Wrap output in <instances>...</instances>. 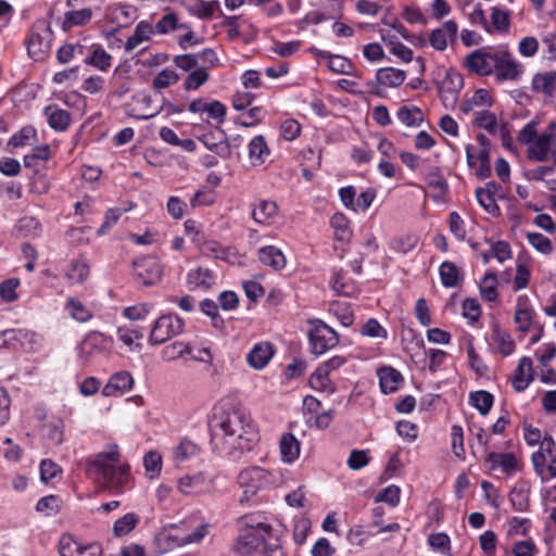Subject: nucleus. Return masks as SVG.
Here are the masks:
<instances>
[{
    "label": "nucleus",
    "instance_id": "obj_36",
    "mask_svg": "<svg viewBox=\"0 0 556 556\" xmlns=\"http://www.w3.org/2000/svg\"><path fill=\"white\" fill-rule=\"evenodd\" d=\"M396 116L408 127H417L424 122V113L418 106L403 105L399 109Z\"/></svg>",
    "mask_w": 556,
    "mask_h": 556
},
{
    "label": "nucleus",
    "instance_id": "obj_17",
    "mask_svg": "<svg viewBox=\"0 0 556 556\" xmlns=\"http://www.w3.org/2000/svg\"><path fill=\"white\" fill-rule=\"evenodd\" d=\"M134 384L132 376L128 371L114 374L102 390L104 396H116L130 390Z\"/></svg>",
    "mask_w": 556,
    "mask_h": 556
},
{
    "label": "nucleus",
    "instance_id": "obj_45",
    "mask_svg": "<svg viewBox=\"0 0 556 556\" xmlns=\"http://www.w3.org/2000/svg\"><path fill=\"white\" fill-rule=\"evenodd\" d=\"M139 517L132 513L126 514L114 522L113 532L115 536H123L128 534L137 523Z\"/></svg>",
    "mask_w": 556,
    "mask_h": 556
},
{
    "label": "nucleus",
    "instance_id": "obj_4",
    "mask_svg": "<svg viewBox=\"0 0 556 556\" xmlns=\"http://www.w3.org/2000/svg\"><path fill=\"white\" fill-rule=\"evenodd\" d=\"M185 327L184 319L177 314H166L160 316L151 329L149 341L152 344H162L172 337L182 332Z\"/></svg>",
    "mask_w": 556,
    "mask_h": 556
},
{
    "label": "nucleus",
    "instance_id": "obj_43",
    "mask_svg": "<svg viewBox=\"0 0 556 556\" xmlns=\"http://www.w3.org/2000/svg\"><path fill=\"white\" fill-rule=\"evenodd\" d=\"M49 48V42H46L39 34H31L30 38L27 40L28 54L36 61L42 59Z\"/></svg>",
    "mask_w": 556,
    "mask_h": 556
},
{
    "label": "nucleus",
    "instance_id": "obj_57",
    "mask_svg": "<svg viewBox=\"0 0 556 556\" xmlns=\"http://www.w3.org/2000/svg\"><path fill=\"white\" fill-rule=\"evenodd\" d=\"M476 198L479 204L488 212L493 215L500 214V207L496 204L495 198L489 192L484 191L483 188L476 189Z\"/></svg>",
    "mask_w": 556,
    "mask_h": 556
},
{
    "label": "nucleus",
    "instance_id": "obj_41",
    "mask_svg": "<svg viewBox=\"0 0 556 556\" xmlns=\"http://www.w3.org/2000/svg\"><path fill=\"white\" fill-rule=\"evenodd\" d=\"M328 67L330 71L338 73V74H345L350 76H358L356 72L354 71L353 63L348 59L339 54H332L330 55L328 60Z\"/></svg>",
    "mask_w": 556,
    "mask_h": 556
},
{
    "label": "nucleus",
    "instance_id": "obj_28",
    "mask_svg": "<svg viewBox=\"0 0 556 556\" xmlns=\"http://www.w3.org/2000/svg\"><path fill=\"white\" fill-rule=\"evenodd\" d=\"M528 298L519 296L517 299V308L515 312V323L517 324L518 330L527 332L531 325L534 312L532 308L527 306Z\"/></svg>",
    "mask_w": 556,
    "mask_h": 556
},
{
    "label": "nucleus",
    "instance_id": "obj_27",
    "mask_svg": "<svg viewBox=\"0 0 556 556\" xmlns=\"http://www.w3.org/2000/svg\"><path fill=\"white\" fill-rule=\"evenodd\" d=\"M269 155L264 136L257 135L249 142V159L253 166H260L265 163L266 157Z\"/></svg>",
    "mask_w": 556,
    "mask_h": 556
},
{
    "label": "nucleus",
    "instance_id": "obj_56",
    "mask_svg": "<svg viewBox=\"0 0 556 556\" xmlns=\"http://www.w3.org/2000/svg\"><path fill=\"white\" fill-rule=\"evenodd\" d=\"M527 239L529 243L539 252L551 254L553 251L552 241L540 232H528Z\"/></svg>",
    "mask_w": 556,
    "mask_h": 556
},
{
    "label": "nucleus",
    "instance_id": "obj_16",
    "mask_svg": "<svg viewBox=\"0 0 556 556\" xmlns=\"http://www.w3.org/2000/svg\"><path fill=\"white\" fill-rule=\"evenodd\" d=\"M534 380L533 364L530 357L520 358L513 378V388L516 392L525 391Z\"/></svg>",
    "mask_w": 556,
    "mask_h": 556
},
{
    "label": "nucleus",
    "instance_id": "obj_61",
    "mask_svg": "<svg viewBox=\"0 0 556 556\" xmlns=\"http://www.w3.org/2000/svg\"><path fill=\"white\" fill-rule=\"evenodd\" d=\"M400 493H401L400 488L392 484V485H389L386 489H383L381 492H379L376 495L375 501L377 503H379V502L388 503L394 507L400 503Z\"/></svg>",
    "mask_w": 556,
    "mask_h": 556
},
{
    "label": "nucleus",
    "instance_id": "obj_42",
    "mask_svg": "<svg viewBox=\"0 0 556 556\" xmlns=\"http://www.w3.org/2000/svg\"><path fill=\"white\" fill-rule=\"evenodd\" d=\"M42 230L40 222L34 216L22 217L17 223V231L23 237H39Z\"/></svg>",
    "mask_w": 556,
    "mask_h": 556
},
{
    "label": "nucleus",
    "instance_id": "obj_55",
    "mask_svg": "<svg viewBox=\"0 0 556 556\" xmlns=\"http://www.w3.org/2000/svg\"><path fill=\"white\" fill-rule=\"evenodd\" d=\"M178 80L179 75L176 72L169 68H164L153 79L152 85L154 89L161 90L176 84Z\"/></svg>",
    "mask_w": 556,
    "mask_h": 556
},
{
    "label": "nucleus",
    "instance_id": "obj_6",
    "mask_svg": "<svg viewBox=\"0 0 556 556\" xmlns=\"http://www.w3.org/2000/svg\"><path fill=\"white\" fill-rule=\"evenodd\" d=\"M493 72L500 81L517 80L522 74V66L513 58L509 51L501 50L494 52Z\"/></svg>",
    "mask_w": 556,
    "mask_h": 556
},
{
    "label": "nucleus",
    "instance_id": "obj_63",
    "mask_svg": "<svg viewBox=\"0 0 556 556\" xmlns=\"http://www.w3.org/2000/svg\"><path fill=\"white\" fill-rule=\"evenodd\" d=\"M492 25L498 31H506L510 25V16L508 11H503L496 7L492 8L491 14Z\"/></svg>",
    "mask_w": 556,
    "mask_h": 556
},
{
    "label": "nucleus",
    "instance_id": "obj_20",
    "mask_svg": "<svg viewBox=\"0 0 556 556\" xmlns=\"http://www.w3.org/2000/svg\"><path fill=\"white\" fill-rule=\"evenodd\" d=\"M273 355V344L269 342H261L255 344L249 352L247 362L254 369H262L268 364Z\"/></svg>",
    "mask_w": 556,
    "mask_h": 556
},
{
    "label": "nucleus",
    "instance_id": "obj_13",
    "mask_svg": "<svg viewBox=\"0 0 556 556\" xmlns=\"http://www.w3.org/2000/svg\"><path fill=\"white\" fill-rule=\"evenodd\" d=\"M556 452V442L553 437L548 433H545L541 443L540 450L532 454L531 460L533 465L534 472L541 477L542 480H546V458L555 455Z\"/></svg>",
    "mask_w": 556,
    "mask_h": 556
},
{
    "label": "nucleus",
    "instance_id": "obj_34",
    "mask_svg": "<svg viewBox=\"0 0 556 556\" xmlns=\"http://www.w3.org/2000/svg\"><path fill=\"white\" fill-rule=\"evenodd\" d=\"M153 33L152 25L147 21H141L137 24L135 33L127 38L125 42V50L132 51L142 41L148 40L150 35Z\"/></svg>",
    "mask_w": 556,
    "mask_h": 556
},
{
    "label": "nucleus",
    "instance_id": "obj_39",
    "mask_svg": "<svg viewBox=\"0 0 556 556\" xmlns=\"http://www.w3.org/2000/svg\"><path fill=\"white\" fill-rule=\"evenodd\" d=\"M277 214V204L274 201L262 200L258 205L254 207L252 217L256 223L265 224Z\"/></svg>",
    "mask_w": 556,
    "mask_h": 556
},
{
    "label": "nucleus",
    "instance_id": "obj_47",
    "mask_svg": "<svg viewBox=\"0 0 556 556\" xmlns=\"http://www.w3.org/2000/svg\"><path fill=\"white\" fill-rule=\"evenodd\" d=\"M217 9H219L217 0H194L193 4L189 7V11L200 18H210Z\"/></svg>",
    "mask_w": 556,
    "mask_h": 556
},
{
    "label": "nucleus",
    "instance_id": "obj_60",
    "mask_svg": "<svg viewBox=\"0 0 556 556\" xmlns=\"http://www.w3.org/2000/svg\"><path fill=\"white\" fill-rule=\"evenodd\" d=\"M361 333L365 337L370 338H383L388 337L387 330L379 324L375 318L368 319L362 327Z\"/></svg>",
    "mask_w": 556,
    "mask_h": 556
},
{
    "label": "nucleus",
    "instance_id": "obj_46",
    "mask_svg": "<svg viewBox=\"0 0 556 556\" xmlns=\"http://www.w3.org/2000/svg\"><path fill=\"white\" fill-rule=\"evenodd\" d=\"M208 528L210 526L207 523H202L198 526L195 530L192 533L188 534L187 536L177 539L176 536L168 535L167 539L169 541L177 542L178 546L200 543L208 534Z\"/></svg>",
    "mask_w": 556,
    "mask_h": 556
},
{
    "label": "nucleus",
    "instance_id": "obj_10",
    "mask_svg": "<svg viewBox=\"0 0 556 556\" xmlns=\"http://www.w3.org/2000/svg\"><path fill=\"white\" fill-rule=\"evenodd\" d=\"M464 87L463 76L450 68L440 86V99L446 109H453L457 102V96Z\"/></svg>",
    "mask_w": 556,
    "mask_h": 556
},
{
    "label": "nucleus",
    "instance_id": "obj_3",
    "mask_svg": "<svg viewBox=\"0 0 556 556\" xmlns=\"http://www.w3.org/2000/svg\"><path fill=\"white\" fill-rule=\"evenodd\" d=\"M312 328L308 331L309 351L315 356H320L339 343L338 332L320 319L309 321Z\"/></svg>",
    "mask_w": 556,
    "mask_h": 556
},
{
    "label": "nucleus",
    "instance_id": "obj_21",
    "mask_svg": "<svg viewBox=\"0 0 556 556\" xmlns=\"http://www.w3.org/2000/svg\"><path fill=\"white\" fill-rule=\"evenodd\" d=\"M41 431L42 439L48 447H58L62 444L64 435V424L61 419L51 420L45 424Z\"/></svg>",
    "mask_w": 556,
    "mask_h": 556
},
{
    "label": "nucleus",
    "instance_id": "obj_1",
    "mask_svg": "<svg viewBox=\"0 0 556 556\" xmlns=\"http://www.w3.org/2000/svg\"><path fill=\"white\" fill-rule=\"evenodd\" d=\"M211 445L215 452H224L232 458L251 451L258 442L256 426L240 408L215 412L211 421Z\"/></svg>",
    "mask_w": 556,
    "mask_h": 556
},
{
    "label": "nucleus",
    "instance_id": "obj_58",
    "mask_svg": "<svg viewBox=\"0 0 556 556\" xmlns=\"http://www.w3.org/2000/svg\"><path fill=\"white\" fill-rule=\"evenodd\" d=\"M111 55L102 47H98L93 50L90 59L87 60V63L101 71H105L111 66Z\"/></svg>",
    "mask_w": 556,
    "mask_h": 556
},
{
    "label": "nucleus",
    "instance_id": "obj_40",
    "mask_svg": "<svg viewBox=\"0 0 556 556\" xmlns=\"http://www.w3.org/2000/svg\"><path fill=\"white\" fill-rule=\"evenodd\" d=\"M497 276L495 273L489 271L484 275L480 285V294L486 302H493L497 299Z\"/></svg>",
    "mask_w": 556,
    "mask_h": 556
},
{
    "label": "nucleus",
    "instance_id": "obj_53",
    "mask_svg": "<svg viewBox=\"0 0 556 556\" xmlns=\"http://www.w3.org/2000/svg\"><path fill=\"white\" fill-rule=\"evenodd\" d=\"M311 387L318 391L333 392L334 387L332 386L329 376L323 371L319 367L312 374L309 378Z\"/></svg>",
    "mask_w": 556,
    "mask_h": 556
},
{
    "label": "nucleus",
    "instance_id": "obj_33",
    "mask_svg": "<svg viewBox=\"0 0 556 556\" xmlns=\"http://www.w3.org/2000/svg\"><path fill=\"white\" fill-rule=\"evenodd\" d=\"M469 404L485 416L494 404V396L489 391L479 390L469 393Z\"/></svg>",
    "mask_w": 556,
    "mask_h": 556
},
{
    "label": "nucleus",
    "instance_id": "obj_51",
    "mask_svg": "<svg viewBox=\"0 0 556 556\" xmlns=\"http://www.w3.org/2000/svg\"><path fill=\"white\" fill-rule=\"evenodd\" d=\"M61 500L58 495H47L41 497L36 505V510L43 513L47 516H52L59 513Z\"/></svg>",
    "mask_w": 556,
    "mask_h": 556
},
{
    "label": "nucleus",
    "instance_id": "obj_35",
    "mask_svg": "<svg viewBox=\"0 0 556 556\" xmlns=\"http://www.w3.org/2000/svg\"><path fill=\"white\" fill-rule=\"evenodd\" d=\"M280 453L282 459L292 463L299 457L300 443L292 433H285L280 439Z\"/></svg>",
    "mask_w": 556,
    "mask_h": 556
},
{
    "label": "nucleus",
    "instance_id": "obj_8",
    "mask_svg": "<svg viewBox=\"0 0 556 556\" xmlns=\"http://www.w3.org/2000/svg\"><path fill=\"white\" fill-rule=\"evenodd\" d=\"M119 460L117 445H113L109 452H101L91 460H88V470L97 469L105 481H114L117 473L116 463Z\"/></svg>",
    "mask_w": 556,
    "mask_h": 556
},
{
    "label": "nucleus",
    "instance_id": "obj_54",
    "mask_svg": "<svg viewBox=\"0 0 556 556\" xmlns=\"http://www.w3.org/2000/svg\"><path fill=\"white\" fill-rule=\"evenodd\" d=\"M118 339L127 346H131L135 340L143 338L142 329L134 326H122L117 329Z\"/></svg>",
    "mask_w": 556,
    "mask_h": 556
},
{
    "label": "nucleus",
    "instance_id": "obj_50",
    "mask_svg": "<svg viewBox=\"0 0 556 556\" xmlns=\"http://www.w3.org/2000/svg\"><path fill=\"white\" fill-rule=\"evenodd\" d=\"M20 279L12 277L3 280L0 283V298L7 303L14 302L18 299V294L16 292L20 287Z\"/></svg>",
    "mask_w": 556,
    "mask_h": 556
},
{
    "label": "nucleus",
    "instance_id": "obj_64",
    "mask_svg": "<svg viewBox=\"0 0 556 556\" xmlns=\"http://www.w3.org/2000/svg\"><path fill=\"white\" fill-rule=\"evenodd\" d=\"M541 42L546 48L548 60H556V30H548L541 34Z\"/></svg>",
    "mask_w": 556,
    "mask_h": 556
},
{
    "label": "nucleus",
    "instance_id": "obj_37",
    "mask_svg": "<svg viewBox=\"0 0 556 556\" xmlns=\"http://www.w3.org/2000/svg\"><path fill=\"white\" fill-rule=\"evenodd\" d=\"M89 275V266L83 258L73 260L66 271V278L73 283H81Z\"/></svg>",
    "mask_w": 556,
    "mask_h": 556
},
{
    "label": "nucleus",
    "instance_id": "obj_29",
    "mask_svg": "<svg viewBox=\"0 0 556 556\" xmlns=\"http://www.w3.org/2000/svg\"><path fill=\"white\" fill-rule=\"evenodd\" d=\"M405 78L406 74L404 71L393 67L379 68L376 73L377 83L391 88L401 86Z\"/></svg>",
    "mask_w": 556,
    "mask_h": 556
},
{
    "label": "nucleus",
    "instance_id": "obj_38",
    "mask_svg": "<svg viewBox=\"0 0 556 556\" xmlns=\"http://www.w3.org/2000/svg\"><path fill=\"white\" fill-rule=\"evenodd\" d=\"M349 219L342 213H336L330 220L331 227L334 229V239L338 241H349L352 231L349 227Z\"/></svg>",
    "mask_w": 556,
    "mask_h": 556
},
{
    "label": "nucleus",
    "instance_id": "obj_59",
    "mask_svg": "<svg viewBox=\"0 0 556 556\" xmlns=\"http://www.w3.org/2000/svg\"><path fill=\"white\" fill-rule=\"evenodd\" d=\"M143 464L147 472L151 473L150 478H154L160 475L162 469V457L156 452H148L143 457Z\"/></svg>",
    "mask_w": 556,
    "mask_h": 556
},
{
    "label": "nucleus",
    "instance_id": "obj_14",
    "mask_svg": "<svg viewBox=\"0 0 556 556\" xmlns=\"http://www.w3.org/2000/svg\"><path fill=\"white\" fill-rule=\"evenodd\" d=\"M494 53L475 50L466 56L465 66L470 73L481 76H488L493 73V66L489 61L493 62Z\"/></svg>",
    "mask_w": 556,
    "mask_h": 556
},
{
    "label": "nucleus",
    "instance_id": "obj_18",
    "mask_svg": "<svg viewBox=\"0 0 556 556\" xmlns=\"http://www.w3.org/2000/svg\"><path fill=\"white\" fill-rule=\"evenodd\" d=\"M379 384L382 393L389 394L397 391L404 381L403 375L391 366L378 369Z\"/></svg>",
    "mask_w": 556,
    "mask_h": 556
},
{
    "label": "nucleus",
    "instance_id": "obj_49",
    "mask_svg": "<svg viewBox=\"0 0 556 556\" xmlns=\"http://www.w3.org/2000/svg\"><path fill=\"white\" fill-rule=\"evenodd\" d=\"M493 339L497 343L500 352L508 356L510 355L515 350V342L511 340L510 336L508 333L502 332L500 329V326L496 324L493 327Z\"/></svg>",
    "mask_w": 556,
    "mask_h": 556
},
{
    "label": "nucleus",
    "instance_id": "obj_62",
    "mask_svg": "<svg viewBox=\"0 0 556 556\" xmlns=\"http://www.w3.org/2000/svg\"><path fill=\"white\" fill-rule=\"evenodd\" d=\"M481 314V307L477 299L467 298L463 301V316L470 320V324L476 323Z\"/></svg>",
    "mask_w": 556,
    "mask_h": 556
},
{
    "label": "nucleus",
    "instance_id": "obj_32",
    "mask_svg": "<svg viewBox=\"0 0 556 556\" xmlns=\"http://www.w3.org/2000/svg\"><path fill=\"white\" fill-rule=\"evenodd\" d=\"M556 84V72L538 73L532 78V89L552 96Z\"/></svg>",
    "mask_w": 556,
    "mask_h": 556
},
{
    "label": "nucleus",
    "instance_id": "obj_52",
    "mask_svg": "<svg viewBox=\"0 0 556 556\" xmlns=\"http://www.w3.org/2000/svg\"><path fill=\"white\" fill-rule=\"evenodd\" d=\"M475 124L491 135L496 134L497 119L495 114L490 111L476 112Z\"/></svg>",
    "mask_w": 556,
    "mask_h": 556
},
{
    "label": "nucleus",
    "instance_id": "obj_7",
    "mask_svg": "<svg viewBox=\"0 0 556 556\" xmlns=\"http://www.w3.org/2000/svg\"><path fill=\"white\" fill-rule=\"evenodd\" d=\"M134 275L143 286L157 283L162 277V266L154 256H143L132 262Z\"/></svg>",
    "mask_w": 556,
    "mask_h": 556
},
{
    "label": "nucleus",
    "instance_id": "obj_11",
    "mask_svg": "<svg viewBox=\"0 0 556 556\" xmlns=\"http://www.w3.org/2000/svg\"><path fill=\"white\" fill-rule=\"evenodd\" d=\"M206 149L214 152L222 159H229L231 156V146L228 142L226 132L217 127L210 130L198 138Z\"/></svg>",
    "mask_w": 556,
    "mask_h": 556
},
{
    "label": "nucleus",
    "instance_id": "obj_44",
    "mask_svg": "<svg viewBox=\"0 0 556 556\" xmlns=\"http://www.w3.org/2000/svg\"><path fill=\"white\" fill-rule=\"evenodd\" d=\"M210 79V74L204 67L191 71L184 81L187 91L197 90Z\"/></svg>",
    "mask_w": 556,
    "mask_h": 556
},
{
    "label": "nucleus",
    "instance_id": "obj_15",
    "mask_svg": "<svg viewBox=\"0 0 556 556\" xmlns=\"http://www.w3.org/2000/svg\"><path fill=\"white\" fill-rule=\"evenodd\" d=\"M212 483L211 478L204 472L187 475L178 481V489L184 494H199L208 489Z\"/></svg>",
    "mask_w": 556,
    "mask_h": 556
},
{
    "label": "nucleus",
    "instance_id": "obj_22",
    "mask_svg": "<svg viewBox=\"0 0 556 556\" xmlns=\"http://www.w3.org/2000/svg\"><path fill=\"white\" fill-rule=\"evenodd\" d=\"M45 115L48 117L49 126L55 131L66 130L72 122V116L66 110L52 104L45 108Z\"/></svg>",
    "mask_w": 556,
    "mask_h": 556
},
{
    "label": "nucleus",
    "instance_id": "obj_48",
    "mask_svg": "<svg viewBox=\"0 0 556 556\" xmlns=\"http://www.w3.org/2000/svg\"><path fill=\"white\" fill-rule=\"evenodd\" d=\"M51 157V150L48 144L37 146L31 153L26 154L23 159L24 166L27 168L35 167L38 161H48Z\"/></svg>",
    "mask_w": 556,
    "mask_h": 556
},
{
    "label": "nucleus",
    "instance_id": "obj_12",
    "mask_svg": "<svg viewBox=\"0 0 556 556\" xmlns=\"http://www.w3.org/2000/svg\"><path fill=\"white\" fill-rule=\"evenodd\" d=\"M59 552L61 556H99L102 548L97 543L83 545L72 535L64 534L59 542Z\"/></svg>",
    "mask_w": 556,
    "mask_h": 556
},
{
    "label": "nucleus",
    "instance_id": "obj_24",
    "mask_svg": "<svg viewBox=\"0 0 556 556\" xmlns=\"http://www.w3.org/2000/svg\"><path fill=\"white\" fill-rule=\"evenodd\" d=\"M260 262L274 270H280L286 266L283 253L274 245H266L258 250Z\"/></svg>",
    "mask_w": 556,
    "mask_h": 556
},
{
    "label": "nucleus",
    "instance_id": "obj_25",
    "mask_svg": "<svg viewBox=\"0 0 556 556\" xmlns=\"http://www.w3.org/2000/svg\"><path fill=\"white\" fill-rule=\"evenodd\" d=\"M92 18V10L85 8L80 10H72L64 13L61 28L64 31L71 30L74 26H85Z\"/></svg>",
    "mask_w": 556,
    "mask_h": 556
},
{
    "label": "nucleus",
    "instance_id": "obj_23",
    "mask_svg": "<svg viewBox=\"0 0 556 556\" xmlns=\"http://www.w3.org/2000/svg\"><path fill=\"white\" fill-rule=\"evenodd\" d=\"M441 282L445 288L457 287L464 280V274L453 262L445 261L439 267Z\"/></svg>",
    "mask_w": 556,
    "mask_h": 556
},
{
    "label": "nucleus",
    "instance_id": "obj_31",
    "mask_svg": "<svg viewBox=\"0 0 556 556\" xmlns=\"http://www.w3.org/2000/svg\"><path fill=\"white\" fill-rule=\"evenodd\" d=\"M485 462L492 464V469H495L500 465L502 470L507 473L516 470L518 467L517 458L513 453L498 454L491 452L486 455Z\"/></svg>",
    "mask_w": 556,
    "mask_h": 556
},
{
    "label": "nucleus",
    "instance_id": "obj_5",
    "mask_svg": "<svg viewBox=\"0 0 556 556\" xmlns=\"http://www.w3.org/2000/svg\"><path fill=\"white\" fill-rule=\"evenodd\" d=\"M268 482V472L261 467H251L242 470L238 476V483L243 490L240 502L249 501Z\"/></svg>",
    "mask_w": 556,
    "mask_h": 556
},
{
    "label": "nucleus",
    "instance_id": "obj_2",
    "mask_svg": "<svg viewBox=\"0 0 556 556\" xmlns=\"http://www.w3.org/2000/svg\"><path fill=\"white\" fill-rule=\"evenodd\" d=\"M238 536L233 552L250 556L261 551L269 539L281 538L283 527L264 513L245 514L237 519Z\"/></svg>",
    "mask_w": 556,
    "mask_h": 556
},
{
    "label": "nucleus",
    "instance_id": "obj_19",
    "mask_svg": "<svg viewBox=\"0 0 556 556\" xmlns=\"http://www.w3.org/2000/svg\"><path fill=\"white\" fill-rule=\"evenodd\" d=\"M555 146L553 135H544L543 132L534 139L528 147V159L536 162H545L552 147Z\"/></svg>",
    "mask_w": 556,
    "mask_h": 556
},
{
    "label": "nucleus",
    "instance_id": "obj_9",
    "mask_svg": "<svg viewBox=\"0 0 556 556\" xmlns=\"http://www.w3.org/2000/svg\"><path fill=\"white\" fill-rule=\"evenodd\" d=\"M112 339L99 331L89 332L79 345V357L84 363L109 351Z\"/></svg>",
    "mask_w": 556,
    "mask_h": 556
},
{
    "label": "nucleus",
    "instance_id": "obj_26",
    "mask_svg": "<svg viewBox=\"0 0 556 556\" xmlns=\"http://www.w3.org/2000/svg\"><path fill=\"white\" fill-rule=\"evenodd\" d=\"M187 283L191 289L208 290L214 283V274L208 268L198 267L187 274Z\"/></svg>",
    "mask_w": 556,
    "mask_h": 556
},
{
    "label": "nucleus",
    "instance_id": "obj_30",
    "mask_svg": "<svg viewBox=\"0 0 556 556\" xmlns=\"http://www.w3.org/2000/svg\"><path fill=\"white\" fill-rule=\"evenodd\" d=\"M529 492L527 483H517L509 492V501L517 511H526L529 508Z\"/></svg>",
    "mask_w": 556,
    "mask_h": 556
}]
</instances>
